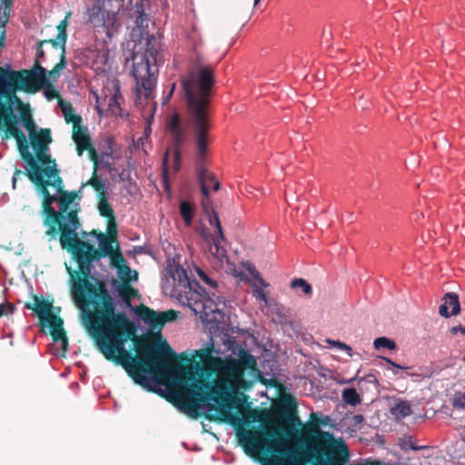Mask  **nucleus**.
Masks as SVG:
<instances>
[{"instance_id":"obj_1","label":"nucleus","mask_w":465,"mask_h":465,"mask_svg":"<svg viewBox=\"0 0 465 465\" xmlns=\"http://www.w3.org/2000/svg\"><path fill=\"white\" fill-rule=\"evenodd\" d=\"M81 223L75 213L68 214V224L60 226L59 242L78 265L68 269L71 292L75 304L86 313L89 331L104 357L122 366L133 381L153 391L145 373L171 371L177 355L163 340L159 347L150 338L137 337L136 327L124 312L115 311V302L104 281H89L93 262L98 261L96 248L79 239Z\"/></svg>"},{"instance_id":"obj_2","label":"nucleus","mask_w":465,"mask_h":465,"mask_svg":"<svg viewBox=\"0 0 465 465\" xmlns=\"http://www.w3.org/2000/svg\"><path fill=\"white\" fill-rule=\"evenodd\" d=\"M292 401L290 408L281 411L280 418L289 425L286 433L294 430L297 437L311 439L305 448L298 451L281 438L265 443L264 439L279 437L280 433L252 429L238 431L239 441L245 451L252 455L262 454V465H344L350 457L344 440L319 428L321 424L328 425L330 418L324 416L320 420L318 413L312 412L310 423L304 425L295 413V402Z\"/></svg>"},{"instance_id":"obj_3","label":"nucleus","mask_w":465,"mask_h":465,"mask_svg":"<svg viewBox=\"0 0 465 465\" xmlns=\"http://www.w3.org/2000/svg\"><path fill=\"white\" fill-rule=\"evenodd\" d=\"M0 138L2 143L11 138L15 140L20 156L28 166L26 171H32L35 166L58 168L49 153L53 141L51 130L37 129L30 104L0 106Z\"/></svg>"},{"instance_id":"obj_4","label":"nucleus","mask_w":465,"mask_h":465,"mask_svg":"<svg viewBox=\"0 0 465 465\" xmlns=\"http://www.w3.org/2000/svg\"><path fill=\"white\" fill-rule=\"evenodd\" d=\"M214 84V66L205 64L202 55L196 53L190 68L181 76V94L186 105V124L193 133L201 157L207 152Z\"/></svg>"},{"instance_id":"obj_5","label":"nucleus","mask_w":465,"mask_h":465,"mask_svg":"<svg viewBox=\"0 0 465 465\" xmlns=\"http://www.w3.org/2000/svg\"><path fill=\"white\" fill-rule=\"evenodd\" d=\"M13 0H0V50L5 45V25L8 23ZM46 70L35 60L32 69L15 71L9 64L0 66V106L29 104L17 96L18 91L35 94L49 85Z\"/></svg>"},{"instance_id":"obj_6","label":"nucleus","mask_w":465,"mask_h":465,"mask_svg":"<svg viewBox=\"0 0 465 465\" xmlns=\"http://www.w3.org/2000/svg\"><path fill=\"white\" fill-rule=\"evenodd\" d=\"M232 389L221 379L217 380L214 384L199 379L193 381L184 391L176 394L179 404L188 411H196L198 407L211 400L219 405L215 409L219 416L206 415L209 420H223L232 425L240 424L242 420L233 415L229 409L232 405L229 403V394L227 390Z\"/></svg>"},{"instance_id":"obj_7","label":"nucleus","mask_w":465,"mask_h":465,"mask_svg":"<svg viewBox=\"0 0 465 465\" xmlns=\"http://www.w3.org/2000/svg\"><path fill=\"white\" fill-rule=\"evenodd\" d=\"M25 175L43 196V223L47 227L45 234L49 237V241H52L57 235V217L60 215V213H56V210L52 206L54 203H58V197L51 194L48 188L53 187L57 194L58 192H61V188L64 187V182L60 176V170L54 168V166L44 169L35 166V169L32 171H26Z\"/></svg>"},{"instance_id":"obj_8","label":"nucleus","mask_w":465,"mask_h":465,"mask_svg":"<svg viewBox=\"0 0 465 465\" xmlns=\"http://www.w3.org/2000/svg\"><path fill=\"white\" fill-rule=\"evenodd\" d=\"M158 41L153 35L147 38L144 54L135 53L133 55V76L136 83L139 97L149 99L156 82L158 66L162 63L158 54Z\"/></svg>"},{"instance_id":"obj_9","label":"nucleus","mask_w":465,"mask_h":465,"mask_svg":"<svg viewBox=\"0 0 465 465\" xmlns=\"http://www.w3.org/2000/svg\"><path fill=\"white\" fill-rule=\"evenodd\" d=\"M25 308L33 311L39 318L43 326H48L54 341H61L64 352L68 350V339L63 327V319L53 312V304L42 296H34V302H26Z\"/></svg>"},{"instance_id":"obj_10","label":"nucleus","mask_w":465,"mask_h":465,"mask_svg":"<svg viewBox=\"0 0 465 465\" xmlns=\"http://www.w3.org/2000/svg\"><path fill=\"white\" fill-rule=\"evenodd\" d=\"M114 4L94 1L86 6V23L97 32H104L111 36V31L117 25L119 8L114 9Z\"/></svg>"},{"instance_id":"obj_11","label":"nucleus","mask_w":465,"mask_h":465,"mask_svg":"<svg viewBox=\"0 0 465 465\" xmlns=\"http://www.w3.org/2000/svg\"><path fill=\"white\" fill-rule=\"evenodd\" d=\"M166 274L173 279V291L179 295H184L186 299L193 298V294H199L197 289L202 290V287L196 281H191L188 277L187 272L180 264H168L166 267Z\"/></svg>"},{"instance_id":"obj_12","label":"nucleus","mask_w":465,"mask_h":465,"mask_svg":"<svg viewBox=\"0 0 465 465\" xmlns=\"http://www.w3.org/2000/svg\"><path fill=\"white\" fill-rule=\"evenodd\" d=\"M167 130L171 136L172 145L173 147V163L172 165V169L174 173H177L180 171L182 164V153L179 147L185 141V131L178 114L175 113L173 114L167 124Z\"/></svg>"},{"instance_id":"obj_13","label":"nucleus","mask_w":465,"mask_h":465,"mask_svg":"<svg viewBox=\"0 0 465 465\" xmlns=\"http://www.w3.org/2000/svg\"><path fill=\"white\" fill-rule=\"evenodd\" d=\"M109 84L112 88L107 87L103 89L101 94L93 92L96 101L95 106L99 114H102L103 111H107L112 114H116L120 109L119 98L121 95L119 85L114 81L109 82Z\"/></svg>"},{"instance_id":"obj_14","label":"nucleus","mask_w":465,"mask_h":465,"mask_svg":"<svg viewBox=\"0 0 465 465\" xmlns=\"http://www.w3.org/2000/svg\"><path fill=\"white\" fill-rule=\"evenodd\" d=\"M223 377L221 380L232 389L248 390L252 386L251 381L244 379V371L234 359L226 361L223 367Z\"/></svg>"},{"instance_id":"obj_15","label":"nucleus","mask_w":465,"mask_h":465,"mask_svg":"<svg viewBox=\"0 0 465 465\" xmlns=\"http://www.w3.org/2000/svg\"><path fill=\"white\" fill-rule=\"evenodd\" d=\"M80 193L81 190L67 192L64 187L61 188V192H58L59 211L56 213H60V215L57 217V234L60 233V226L68 224L69 213L74 212L77 215V210L69 211V207L76 198L80 197Z\"/></svg>"},{"instance_id":"obj_16","label":"nucleus","mask_w":465,"mask_h":465,"mask_svg":"<svg viewBox=\"0 0 465 465\" xmlns=\"http://www.w3.org/2000/svg\"><path fill=\"white\" fill-rule=\"evenodd\" d=\"M197 175L201 184V193L204 198L203 205L206 208L205 200L209 197V187L213 186V191L216 192L220 189V183L213 173L209 172L203 164L200 163L197 166Z\"/></svg>"},{"instance_id":"obj_17","label":"nucleus","mask_w":465,"mask_h":465,"mask_svg":"<svg viewBox=\"0 0 465 465\" xmlns=\"http://www.w3.org/2000/svg\"><path fill=\"white\" fill-rule=\"evenodd\" d=\"M209 223L214 226L217 230L218 235L213 238V247L215 248V254L218 257L226 256V249L222 245L225 242V237L219 219L218 213L214 210L209 214Z\"/></svg>"},{"instance_id":"obj_18","label":"nucleus","mask_w":465,"mask_h":465,"mask_svg":"<svg viewBox=\"0 0 465 465\" xmlns=\"http://www.w3.org/2000/svg\"><path fill=\"white\" fill-rule=\"evenodd\" d=\"M139 316L150 326L151 330L153 331H161L164 326V321H163L162 313L157 312L149 307L142 305L139 309Z\"/></svg>"},{"instance_id":"obj_19","label":"nucleus","mask_w":465,"mask_h":465,"mask_svg":"<svg viewBox=\"0 0 465 465\" xmlns=\"http://www.w3.org/2000/svg\"><path fill=\"white\" fill-rule=\"evenodd\" d=\"M459 297L454 292H449L444 296V303L439 308V313L445 318L457 315L460 312Z\"/></svg>"},{"instance_id":"obj_20","label":"nucleus","mask_w":465,"mask_h":465,"mask_svg":"<svg viewBox=\"0 0 465 465\" xmlns=\"http://www.w3.org/2000/svg\"><path fill=\"white\" fill-rule=\"evenodd\" d=\"M72 138L76 144L77 154L81 156L86 148L92 145L91 138L85 127L82 125L73 129Z\"/></svg>"},{"instance_id":"obj_21","label":"nucleus","mask_w":465,"mask_h":465,"mask_svg":"<svg viewBox=\"0 0 465 465\" xmlns=\"http://www.w3.org/2000/svg\"><path fill=\"white\" fill-rule=\"evenodd\" d=\"M97 239L99 241V247L96 248V255L99 261L102 257L113 254L114 252L113 242H117V241L116 239L107 237L106 234L103 232L97 234Z\"/></svg>"},{"instance_id":"obj_22","label":"nucleus","mask_w":465,"mask_h":465,"mask_svg":"<svg viewBox=\"0 0 465 465\" xmlns=\"http://www.w3.org/2000/svg\"><path fill=\"white\" fill-rule=\"evenodd\" d=\"M60 106L64 114V120L67 124H73V129L78 128L81 125L82 118L75 114L74 109L69 103H63L60 101Z\"/></svg>"},{"instance_id":"obj_23","label":"nucleus","mask_w":465,"mask_h":465,"mask_svg":"<svg viewBox=\"0 0 465 465\" xmlns=\"http://www.w3.org/2000/svg\"><path fill=\"white\" fill-rule=\"evenodd\" d=\"M236 363H239L242 370L245 372V370H250L252 371H258L257 362L254 356L249 353L247 351H241L238 359H234Z\"/></svg>"},{"instance_id":"obj_24","label":"nucleus","mask_w":465,"mask_h":465,"mask_svg":"<svg viewBox=\"0 0 465 465\" xmlns=\"http://www.w3.org/2000/svg\"><path fill=\"white\" fill-rule=\"evenodd\" d=\"M180 214L186 226H191L194 216V206L187 201H182L179 205Z\"/></svg>"},{"instance_id":"obj_25","label":"nucleus","mask_w":465,"mask_h":465,"mask_svg":"<svg viewBox=\"0 0 465 465\" xmlns=\"http://www.w3.org/2000/svg\"><path fill=\"white\" fill-rule=\"evenodd\" d=\"M134 14L136 15L135 24L138 27L144 28L148 26V15L145 14L143 0H137L134 5Z\"/></svg>"},{"instance_id":"obj_26","label":"nucleus","mask_w":465,"mask_h":465,"mask_svg":"<svg viewBox=\"0 0 465 465\" xmlns=\"http://www.w3.org/2000/svg\"><path fill=\"white\" fill-rule=\"evenodd\" d=\"M85 186H92L98 193V197L105 195V186L98 177L97 171L93 170L92 177L82 183L81 189Z\"/></svg>"},{"instance_id":"obj_27","label":"nucleus","mask_w":465,"mask_h":465,"mask_svg":"<svg viewBox=\"0 0 465 465\" xmlns=\"http://www.w3.org/2000/svg\"><path fill=\"white\" fill-rule=\"evenodd\" d=\"M98 210L101 216L111 220L114 219V213L111 204L106 199V194L99 197Z\"/></svg>"},{"instance_id":"obj_28","label":"nucleus","mask_w":465,"mask_h":465,"mask_svg":"<svg viewBox=\"0 0 465 465\" xmlns=\"http://www.w3.org/2000/svg\"><path fill=\"white\" fill-rule=\"evenodd\" d=\"M342 400L346 404L356 406L361 402V398L354 388H346L342 391Z\"/></svg>"},{"instance_id":"obj_29","label":"nucleus","mask_w":465,"mask_h":465,"mask_svg":"<svg viewBox=\"0 0 465 465\" xmlns=\"http://www.w3.org/2000/svg\"><path fill=\"white\" fill-rule=\"evenodd\" d=\"M45 44H50L55 49L60 48V54L65 55L66 40H63L60 36L56 35L54 39L40 40L37 42V45H39V47H42Z\"/></svg>"},{"instance_id":"obj_30","label":"nucleus","mask_w":465,"mask_h":465,"mask_svg":"<svg viewBox=\"0 0 465 465\" xmlns=\"http://www.w3.org/2000/svg\"><path fill=\"white\" fill-rule=\"evenodd\" d=\"M118 292L119 295L126 302H129L132 298L138 294V292L134 289L128 282H123Z\"/></svg>"},{"instance_id":"obj_31","label":"nucleus","mask_w":465,"mask_h":465,"mask_svg":"<svg viewBox=\"0 0 465 465\" xmlns=\"http://www.w3.org/2000/svg\"><path fill=\"white\" fill-rule=\"evenodd\" d=\"M373 346L376 350H380V349L395 350L396 349L395 341L387 337H384V336L376 338L373 341Z\"/></svg>"},{"instance_id":"obj_32","label":"nucleus","mask_w":465,"mask_h":465,"mask_svg":"<svg viewBox=\"0 0 465 465\" xmlns=\"http://www.w3.org/2000/svg\"><path fill=\"white\" fill-rule=\"evenodd\" d=\"M291 288L292 289H297V288H301L302 289V292L307 295V296H311L312 293V286L302 278H296V279H293L292 282H291Z\"/></svg>"},{"instance_id":"obj_33","label":"nucleus","mask_w":465,"mask_h":465,"mask_svg":"<svg viewBox=\"0 0 465 465\" xmlns=\"http://www.w3.org/2000/svg\"><path fill=\"white\" fill-rule=\"evenodd\" d=\"M108 257L111 258V262L112 264L116 267L119 271L124 266L126 265L125 264V260L122 254V252H120L119 248L117 247V249L113 252V254L109 255Z\"/></svg>"},{"instance_id":"obj_34","label":"nucleus","mask_w":465,"mask_h":465,"mask_svg":"<svg viewBox=\"0 0 465 465\" xmlns=\"http://www.w3.org/2000/svg\"><path fill=\"white\" fill-rule=\"evenodd\" d=\"M452 406L459 410H465V391H456L454 393Z\"/></svg>"},{"instance_id":"obj_35","label":"nucleus","mask_w":465,"mask_h":465,"mask_svg":"<svg viewBox=\"0 0 465 465\" xmlns=\"http://www.w3.org/2000/svg\"><path fill=\"white\" fill-rule=\"evenodd\" d=\"M66 65V57L64 54H60V61L57 63L52 70L48 72V75L52 78H55L59 75L60 71L63 70Z\"/></svg>"},{"instance_id":"obj_36","label":"nucleus","mask_w":465,"mask_h":465,"mask_svg":"<svg viewBox=\"0 0 465 465\" xmlns=\"http://www.w3.org/2000/svg\"><path fill=\"white\" fill-rule=\"evenodd\" d=\"M134 272V280H137L136 271H132L129 266L124 265L120 271L121 279L123 282H128L132 280L131 273Z\"/></svg>"},{"instance_id":"obj_37","label":"nucleus","mask_w":465,"mask_h":465,"mask_svg":"<svg viewBox=\"0 0 465 465\" xmlns=\"http://www.w3.org/2000/svg\"><path fill=\"white\" fill-rule=\"evenodd\" d=\"M326 341L330 345L336 347L337 349H339L341 351H345L349 356H351L352 349L351 346L347 345L346 343L341 342L340 341L331 340V339L326 340Z\"/></svg>"},{"instance_id":"obj_38","label":"nucleus","mask_w":465,"mask_h":465,"mask_svg":"<svg viewBox=\"0 0 465 465\" xmlns=\"http://www.w3.org/2000/svg\"><path fill=\"white\" fill-rule=\"evenodd\" d=\"M85 151L88 152L89 158L94 163L93 170L98 171V167H99L98 153H97L95 148L92 144V145H90V147L86 148Z\"/></svg>"},{"instance_id":"obj_39","label":"nucleus","mask_w":465,"mask_h":465,"mask_svg":"<svg viewBox=\"0 0 465 465\" xmlns=\"http://www.w3.org/2000/svg\"><path fill=\"white\" fill-rule=\"evenodd\" d=\"M197 273L200 279L204 282L206 284H208L213 289H216L218 286V283L216 281L210 278L203 270L197 268Z\"/></svg>"},{"instance_id":"obj_40","label":"nucleus","mask_w":465,"mask_h":465,"mask_svg":"<svg viewBox=\"0 0 465 465\" xmlns=\"http://www.w3.org/2000/svg\"><path fill=\"white\" fill-rule=\"evenodd\" d=\"M168 156H169V150H167L165 152V153L163 155V179L166 188H168V172H169Z\"/></svg>"},{"instance_id":"obj_41","label":"nucleus","mask_w":465,"mask_h":465,"mask_svg":"<svg viewBox=\"0 0 465 465\" xmlns=\"http://www.w3.org/2000/svg\"><path fill=\"white\" fill-rule=\"evenodd\" d=\"M117 235V223L115 222V217L114 219H108V225H107V237L116 239Z\"/></svg>"},{"instance_id":"obj_42","label":"nucleus","mask_w":465,"mask_h":465,"mask_svg":"<svg viewBox=\"0 0 465 465\" xmlns=\"http://www.w3.org/2000/svg\"><path fill=\"white\" fill-rule=\"evenodd\" d=\"M161 313L163 316V321H164V324H165L166 322L175 321L178 317L179 312L175 310H167Z\"/></svg>"},{"instance_id":"obj_43","label":"nucleus","mask_w":465,"mask_h":465,"mask_svg":"<svg viewBox=\"0 0 465 465\" xmlns=\"http://www.w3.org/2000/svg\"><path fill=\"white\" fill-rule=\"evenodd\" d=\"M68 23L66 21V17L63 19L59 25H57V35L60 36L63 40H67V34H66V28H67Z\"/></svg>"},{"instance_id":"obj_44","label":"nucleus","mask_w":465,"mask_h":465,"mask_svg":"<svg viewBox=\"0 0 465 465\" xmlns=\"http://www.w3.org/2000/svg\"><path fill=\"white\" fill-rule=\"evenodd\" d=\"M15 305L10 302L1 303L0 304V317L12 314L15 311Z\"/></svg>"},{"instance_id":"obj_45","label":"nucleus","mask_w":465,"mask_h":465,"mask_svg":"<svg viewBox=\"0 0 465 465\" xmlns=\"http://www.w3.org/2000/svg\"><path fill=\"white\" fill-rule=\"evenodd\" d=\"M395 411H398L402 417L409 416L411 413L410 405L404 402L397 404L395 407Z\"/></svg>"},{"instance_id":"obj_46","label":"nucleus","mask_w":465,"mask_h":465,"mask_svg":"<svg viewBox=\"0 0 465 465\" xmlns=\"http://www.w3.org/2000/svg\"><path fill=\"white\" fill-rule=\"evenodd\" d=\"M249 272L250 274L253 277V279L256 280L262 287H267L269 285L254 267L251 268Z\"/></svg>"},{"instance_id":"obj_47","label":"nucleus","mask_w":465,"mask_h":465,"mask_svg":"<svg viewBox=\"0 0 465 465\" xmlns=\"http://www.w3.org/2000/svg\"><path fill=\"white\" fill-rule=\"evenodd\" d=\"M253 296L261 301H262L265 304L268 303V299L266 293L259 287L255 286L253 289Z\"/></svg>"},{"instance_id":"obj_48","label":"nucleus","mask_w":465,"mask_h":465,"mask_svg":"<svg viewBox=\"0 0 465 465\" xmlns=\"http://www.w3.org/2000/svg\"><path fill=\"white\" fill-rule=\"evenodd\" d=\"M47 86L48 88L45 90V95L46 99L50 101L58 97V93L50 84Z\"/></svg>"},{"instance_id":"obj_49","label":"nucleus","mask_w":465,"mask_h":465,"mask_svg":"<svg viewBox=\"0 0 465 465\" xmlns=\"http://www.w3.org/2000/svg\"><path fill=\"white\" fill-rule=\"evenodd\" d=\"M381 359L383 361H385L388 364H390L391 367H394L396 369H399V370H410L411 367L410 366H402V365H400L396 362H394L392 360H391L390 358H387V357H381Z\"/></svg>"},{"instance_id":"obj_50","label":"nucleus","mask_w":465,"mask_h":465,"mask_svg":"<svg viewBox=\"0 0 465 465\" xmlns=\"http://www.w3.org/2000/svg\"><path fill=\"white\" fill-rule=\"evenodd\" d=\"M22 174L25 175V173H23V172L21 170L15 169V171L14 173V175L12 177V183H13V188L14 189L15 188L16 182H17L18 178H20Z\"/></svg>"},{"instance_id":"obj_51","label":"nucleus","mask_w":465,"mask_h":465,"mask_svg":"<svg viewBox=\"0 0 465 465\" xmlns=\"http://www.w3.org/2000/svg\"><path fill=\"white\" fill-rule=\"evenodd\" d=\"M450 332L452 334H456L458 332H460L461 334H463L465 336V327L461 326V325H457V326H454L450 329Z\"/></svg>"},{"instance_id":"obj_52","label":"nucleus","mask_w":465,"mask_h":465,"mask_svg":"<svg viewBox=\"0 0 465 465\" xmlns=\"http://www.w3.org/2000/svg\"><path fill=\"white\" fill-rule=\"evenodd\" d=\"M197 355L202 361H204L207 357H210V351L208 350H200L197 351Z\"/></svg>"},{"instance_id":"obj_53","label":"nucleus","mask_w":465,"mask_h":465,"mask_svg":"<svg viewBox=\"0 0 465 465\" xmlns=\"http://www.w3.org/2000/svg\"><path fill=\"white\" fill-rule=\"evenodd\" d=\"M45 56V52L44 50L42 49V47H39V45H37V50H36V60H40L41 58H43Z\"/></svg>"},{"instance_id":"obj_54","label":"nucleus","mask_w":465,"mask_h":465,"mask_svg":"<svg viewBox=\"0 0 465 465\" xmlns=\"http://www.w3.org/2000/svg\"><path fill=\"white\" fill-rule=\"evenodd\" d=\"M409 448L413 450H419L423 449L424 447L423 446H417V445H415V444L411 442L410 445H409Z\"/></svg>"},{"instance_id":"obj_55","label":"nucleus","mask_w":465,"mask_h":465,"mask_svg":"<svg viewBox=\"0 0 465 465\" xmlns=\"http://www.w3.org/2000/svg\"><path fill=\"white\" fill-rule=\"evenodd\" d=\"M174 89H175V84L173 83L172 84V87H171V90L167 95V100L170 99V97L173 95V92H174Z\"/></svg>"},{"instance_id":"obj_56","label":"nucleus","mask_w":465,"mask_h":465,"mask_svg":"<svg viewBox=\"0 0 465 465\" xmlns=\"http://www.w3.org/2000/svg\"><path fill=\"white\" fill-rule=\"evenodd\" d=\"M249 414H250V417H252V419H256V417H257V411H250Z\"/></svg>"},{"instance_id":"obj_57","label":"nucleus","mask_w":465,"mask_h":465,"mask_svg":"<svg viewBox=\"0 0 465 465\" xmlns=\"http://www.w3.org/2000/svg\"><path fill=\"white\" fill-rule=\"evenodd\" d=\"M100 232H98L97 230L94 229L92 230V232H90V234L95 236L97 238V234H99Z\"/></svg>"},{"instance_id":"obj_58","label":"nucleus","mask_w":465,"mask_h":465,"mask_svg":"<svg viewBox=\"0 0 465 465\" xmlns=\"http://www.w3.org/2000/svg\"><path fill=\"white\" fill-rule=\"evenodd\" d=\"M260 0H254V6H256L259 4Z\"/></svg>"}]
</instances>
